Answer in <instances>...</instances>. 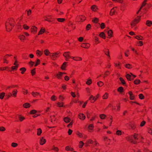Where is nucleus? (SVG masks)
Listing matches in <instances>:
<instances>
[{
    "instance_id": "40",
    "label": "nucleus",
    "mask_w": 152,
    "mask_h": 152,
    "mask_svg": "<svg viewBox=\"0 0 152 152\" xmlns=\"http://www.w3.org/2000/svg\"><path fill=\"white\" fill-rule=\"evenodd\" d=\"M42 133V131L41 129L39 128L37 129V134L38 136H40Z\"/></svg>"
},
{
    "instance_id": "51",
    "label": "nucleus",
    "mask_w": 152,
    "mask_h": 152,
    "mask_svg": "<svg viewBox=\"0 0 152 152\" xmlns=\"http://www.w3.org/2000/svg\"><path fill=\"white\" fill-rule=\"evenodd\" d=\"M140 82V80H136L134 81V83L136 85L139 84Z\"/></svg>"
},
{
    "instance_id": "57",
    "label": "nucleus",
    "mask_w": 152,
    "mask_h": 152,
    "mask_svg": "<svg viewBox=\"0 0 152 152\" xmlns=\"http://www.w3.org/2000/svg\"><path fill=\"white\" fill-rule=\"evenodd\" d=\"M23 28L26 30H28L29 28V27L27 26L26 24H24L23 26Z\"/></svg>"
},
{
    "instance_id": "33",
    "label": "nucleus",
    "mask_w": 152,
    "mask_h": 152,
    "mask_svg": "<svg viewBox=\"0 0 152 152\" xmlns=\"http://www.w3.org/2000/svg\"><path fill=\"white\" fill-rule=\"evenodd\" d=\"M36 53L37 56H41L43 52L39 50H37L36 51Z\"/></svg>"
},
{
    "instance_id": "17",
    "label": "nucleus",
    "mask_w": 152,
    "mask_h": 152,
    "mask_svg": "<svg viewBox=\"0 0 152 152\" xmlns=\"http://www.w3.org/2000/svg\"><path fill=\"white\" fill-rule=\"evenodd\" d=\"M114 65L115 66L118 67V69H121V64L119 62L117 61L115 63Z\"/></svg>"
},
{
    "instance_id": "10",
    "label": "nucleus",
    "mask_w": 152,
    "mask_h": 152,
    "mask_svg": "<svg viewBox=\"0 0 152 152\" xmlns=\"http://www.w3.org/2000/svg\"><path fill=\"white\" fill-rule=\"evenodd\" d=\"M18 87V85H11L7 86L6 88V90L7 91L8 90H10V89L17 88Z\"/></svg>"
},
{
    "instance_id": "43",
    "label": "nucleus",
    "mask_w": 152,
    "mask_h": 152,
    "mask_svg": "<svg viewBox=\"0 0 152 152\" xmlns=\"http://www.w3.org/2000/svg\"><path fill=\"white\" fill-rule=\"evenodd\" d=\"M92 83V80L91 79H88L86 82V83L88 85H90Z\"/></svg>"
},
{
    "instance_id": "54",
    "label": "nucleus",
    "mask_w": 152,
    "mask_h": 152,
    "mask_svg": "<svg viewBox=\"0 0 152 152\" xmlns=\"http://www.w3.org/2000/svg\"><path fill=\"white\" fill-rule=\"evenodd\" d=\"M5 95V93H2L0 94V99H3L4 96Z\"/></svg>"
},
{
    "instance_id": "56",
    "label": "nucleus",
    "mask_w": 152,
    "mask_h": 152,
    "mask_svg": "<svg viewBox=\"0 0 152 152\" xmlns=\"http://www.w3.org/2000/svg\"><path fill=\"white\" fill-rule=\"evenodd\" d=\"M137 45L139 46H142L143 45V43L142 41H140L137 43Z\"/></svg>"
},
{
    "instance_id": "30",
    "label": "nucleus",
    "mask_w": 152,
    "mask_h": 152,
    "mask_svg": "<svg viewBox=\"0 0 152 152\" xmlns=\"http://www.w3.org/2000/svg\"><path fill=\"white\" fill-rule=\"evenodd\" d=\"M23 106L24 107L27 108L30 107V104L28 103H26L23 104Z\"/></svg>"
},
{
    "instance_id": "8",
    "label": "nucleus",
    "mask_w": 152,
    "mask_h": 152,
    "mask_svg": "<svg viewBox=\"0 0 152 152\" xmlns=\"http://www.w3.org/2000/svg\"><path fill=\"white\" fill-rule=\"evenodd\" d=\"M90 45L88 43H85L81 45V47L85 49H88L90 47Z\"/></svg>"
},
{
    "instance_id": "48",
    "label": "nucleus",
    "mask_w": 152,
    "mask_h": 152,
    "mask_svg": "<svg viewBox=\"0 0 152 152\" xmlns=\"http://www.w3.org/2000/svg\"><path fill=\"white\" fill-rule=\"evenodd\" d=\"M116 134L118 135H121L122 134V131L120 130H118L116 131Z\"/></svg>"
},
{
    "instance_id": "9",
    "label": "nucleus",
    "mask_w": 152,
    "mask_h": 152,
    "mask_svg": "<svg viewBox=\"0 0 152 152\" xmlns=\"http://www.w3.org/2000/svg\"><path fill=\"white\" fill-rule=\"evenodd\" d=\"M78 118L81 120H84L86 118V116L84 115L82 113H80L78 115Z\"/></svg>"
},
{
    "instance_id": "19",
    "label": "nucleus",
    "mask_w": 152,
    "mask_h": 152,
    "mask_svg": "<svg viewBox=\"0 0 152 152\" xmlns=\"http://www.w3.org/2000/svg\"><path fill=\"white\" fill-rule=\"evenodd\" d=\"M44 53L45 55L46 56H50V53L48 49H46L44 51Z\"/></svg>"
},
{
    "instance_id": "28",
    "label": "nucleus",
    "mask_w": 152,
    "mask_h": 152,
    "mask_svg": "<svg viewBox=\"0 0 152 152\" xmlns=\"http://www.w3.org/2000/svg\"><path fill=\"white\" fill-rule=\"evenodd\" d=\"M66 62H64L63 64H62V65L61 66V69L62 70H64L65 69L66 67Z\"/></svg>"
},
{
    "instance_id": "45",
    "label": "nucleus",
    "mask_w": 152,
    "mask_h": 152,
    "mask_svg": "<svg viewBox=\"0 0 152 152\" xmlns=\"http://www.w3.org/2000/svg\"><path fill=\"white\" fill-rule=\"evenodd\" d=\"M84 144L83 141H80L79 142V148H81Z\"/></svg>"
},
{
    "instance_id": "23",
    "label": "nucleus",
    "mask_w": 152,
    "mask_h": 152,
    "mask_svg": "<svg viewBox=\"0 0 152 152\" xmlns=\"http://www.w3.org/2000/svg\"><path fill=\"white\" fill-rule=\"evenodd\" d=\"M18 118L20 122H22L25 119V118L21 115H19L18 116Z\"/></svg>"
},
{
    "instance_id": "6",
    "label": "nucleus",
    "mask_w": 152,
    "mask_h": 152,
    "mask_svg": "<svg viewBox=\"0 0 152 152\" xmlns=\"http://www.w3.org/2000/svg\"><path fill=\"white\" fill-rule=\"evenodd\" d=\"M30 30L31 33L35 34L37 32V28L35 26H33L31 28Z\"/></svg>"
},
{
    "instance_id": "20",
    "label": "nucleus",
    "mask_w": 152,
    "mask_h": 152,
    "mask_svg": "<svg viewBox=\"0 0 152 152\" xmlns=\"http://www.w3.org/2000/svg\"><path fill=\"white\" fill-rule=\"evenodd\" d=\"M65 149L67 151H73L74 150L73 148L71 147L70 146H66L65 148Z\"/></svg>"
},
{
    "instance_id": "62",
    "label": "nucleus",
    "mask_w": 152,
    "mask_h": 152,
    "mask_svg": "<svg viewBox=\"0 0 152 152\" xmlns=\"http://www.w3.org/2000/svg\"><path fill=\"white\" fill-rule=\"evenodd\" d=\"M37 112V111L36 110H33L30 111V113L31 114H34L36 113Z\"/></svg>"
},
{
    "instance_id": "24",
    "label": "nucleus",
    "mask_w": 152,
    "mask_h": 152,
    "mask_svg": "<svg viewBox=\"0 0 152 152\" xmlns=\"http://www.w3.org/2000/svg\"><path fill=\"white\" fill-rule=\"evenodd\" d=\"M45 31V28H42L40 29V31L39 32L38 35L42 34L44 33Z\"/></svg>"
},
{
    "instance_id": "2",
    "label": "nucleus",
    "mask_w": 152,
    "mask_h": 152,
    "mask_svg": "<svg viewBox=\"0 0 152 152\" xmlns=\"http://www.w3.org/2000/svg\"><path fill=\"white\" fill-rule=\"evenodd\" d=\"M141 16H137L135 17L134 19L130 23V26L132 28L135 27L140 21Z\"/></svg>"
},
{
    "instance_id": "31",
    "label": "nucleus",
    "mask_w": 152,
    "mask_h": 152,
    "mask_svg": "<svg viewBox=\"0 0 152 152\" xmlns=\"http://www.w3.org/2000/svg\"><path fill=\"white\" fill-rule=\"evenodd\" d=\"M99 36L100 37L103 38V39H105L106 38L105 34L103 32L99 34Z\"/></svg>"
},
{
    "instance_id": "44",
    "label": "nucleus",
    "mask_w": 152,
    "mask_h": 152,
    "mask_svg": "<svg viewBox=\"0 0 152 152\" xmlns=\"http://www.w3.org/2000/svg\"><path fill=\"white\" fill-rule=\"evenodd\" d=\"M125 67L128 69H131L132 67V65L129 64H126L125 65Z\"/></svg>"
},
{
    "instance_id": "49",
    "label": "nucleus",
    "mask_w": 152,
    "mask_h": 152,
    "mask_svg": "<svg viewBox=\"0 0 152 152\" xmlns=\"http://www.w3.org/2000/svg\"><path fill=\"white\" fill-rule=\"evenodd\" d=\"M52 150L56 152L58 151L59 150L58 148L57 147H55L54 145L52 146Z\"/></svg>"
},
{
    "instance_id": "36",
    "label": "nucleus",
    "mask_w": 152,
    "mask_h": 152,
    "mask_svg": "<svg viewBox=\"0 0 152 152\" xmlns=\"http://www.w3.org/2000/svg\"><path fill=\"white\" fill-rule=\"evenodd\" d=\"M117 91L119 92H120V93H122L124 91V88L122 87H119L118 88Z\"/></svg>"
},
{
    "instance_id": "5",
    "label": "nucleus",
    "mask_w": 152,
    "mask_h": 152,
    "mask_svg": "<svg viewBox=\"0 0 152 152\" xmlns=\"http://www.w3.org/2000/svg\"><path fill=\"white\" fill-rule=\"evenodd\" d=\"M77 19L78 21L83 22L86 20V18L84 15H81L77 16Z\"/></svg>"
},
{
    "instance_id": "63",
    "label": "nucleus",
    "mask_w": 152,
    "mask_h": 152,
    "mask_svg": "<svg viewBox=\"0 0 152 152\" xmlns=\"http://www.w3.org/2000/svg\"><path fill=\"white\" fill-rule=\"evenodd\" d=\"M139 98L141 99H143L144 98V96L142 94H140L139 95Z\"/></svg>"
},
{
    "instance_id": "34",
    "label": "nucleus",
    "mask_w": 152,
    "mask_h": 152,
    "mask_svg": "<svg viewBox=\"0 0 152 152\" xmlns=\"http://www.w3.org/2000/svg\"><path fill=\"white\" fill-rule=\"evenodd\" d=\"M113 31L111 30H109L107 32V34L108 35V36L110 37H113Z\"/></svg>"
},
{
    "instance_id": "55",
    "label": "nucleus",
    "mask_w": 152,
    "mask_h": 152,
    "mask_svg": "<svg viewBox=\"0 0 152 152\" xmlns=\"http://www.w3.org/2000/svg\"><path fill=\"white\" fill-rule=\"evenodd\" d=\"M40 63V60L39 59H37V61L36 62V63L35 65H34V66H37Z\"/></svg>"
},
{
    "instance_id": "37",
    "label": "nucleus",
    "mask_w": 152,
    "mask_h": 152,
    "mask_svg": "<svg viewBox=\"0 0 152 152\" xmlns=\"http://www.w3.org/2000/svg\"><path fill=\"white\" fill-rule=\"evenodd\" d=\"M126 77L127 79L129 80H131L133 79V78L131 79V75L129 74H127L126 75Z\"/></svg>"
},
{
    "instance_id": "4",
    "label": "nucleus",
    "mask_w": 152,
    "mask_h": 152,
    "mask_svg": "<svg viewBox=\"0 0 152 152\" xmlns=\"http://www.w3.org/2000/svg\"><path fill=\"white\" fill-rule=\"evenodd\" d=\"M70 54V52H66L64 53L63 55L65 58L66 61H68L69 59L71 57V56L69 55Z\"/></svg>"
},
{
    "instance_id": "60",
    "label": "nucleus",
    "mask_w": 152,
    "mask_h": 152,
    "mask_svg": "<svg viewBox=\"0 0 152 152\" xmlns=\"http://www.w3.org/2000/svg\"><path fill=\"white\" fill-rule=\"evenodd\" d=\"M133 137L134 138L135 140H137L138 139V135L137 134L135 133L133 136Z\"/></svg>"
},
{
    "instance_id": "26",
    "label": "nucleus",
    "mask_w": 152,
    "mask_h": 152,
    "mask_svg": "<svg viewBox=\"0 0 152 152\" xmlns=\"http://www.w3.org/2000/svg\"><path fill=\"white\" fill-rule=\"evenodd\" d=\"M63 73L61 72H59L58 74L56 75V77L58 79H61Z\"/></svg>"
},
{
    "instance_id": "47",
    "label": "nucleus",
    "mask_w": 152,
    "mask_h": 152,
    "mask_svg": "<svg viewBox=\"0 0 152 152\" xmlns=\"http://www.w3.org/2000/svg\"><path fill=\"white\" fill-rule=\"evenodd\" d=\"M11 145L12 147L15 148L18 146V144L15 142H12L11 143Z\"/></svg>"
},
{
    "instance_id": "22",
    "label": "nucleus",
    "mask_w": 152,
    "mask_h": 152,
    "mask_svg": "<svg viewBox=\"0 0 152 152\" xmlns=\"http://www.w3.org/2000/svg\"><path fill=\"white\" fill-rule=\"evenodd\" d=\"M64 120L65 123H68L70 122L71 119L67 117L64 118Z\"/></svg>"
},
{
    "instance_id": "61",
    "label": "nucleus",
    "mask_w": 152,
    "mask_h": 152,
    "mask_svg": "<svg viewBox=\"0 0 152 152\" xmlns=\"http://www.w3.org/2000/svg\"><path fill=\"white\" fill-rule=\"evenodd\" d=\"M63 106V102H58L57 103V106L61 107H62Z\"/></svg>"
},
{
    "instance_id": "12",
    "label": "nucleus",
    "mask_w": 152,
    "mask_h": 152,
    "mask_svg": "<svg viewBox=\"0 0 152 152\" xmlns=\"http://www.w3.org/2000/svg\"><path fill=\"white\" fill-rule=\"evenodd\" d=\"M18 38L22 42H24L25 39L26 37L23 34H20L18 36Z\"/></svg>"
},
{
    "instance_id": "32",
    "label": "nucleus",
    "mask_w": 152,
    "mask_h": 152,
    "mask_svg": "<svg viewBox=\"0 0 152 152\" xmlns=\"http://www.w3.org/2000/svg\"><path fill=\"white\" fill-rule=\"evenodd\" d=\"M94 41L95 42V44H97L100 42L98 38L96 36H95L94 37Z\"/></svg>"
},
{
    "instance_id": "64",
    "label": "nucleus",
    "mask_w": 152,
    "mask_h": 152,
    "mask_svg": "<svg viewBox=\"0 0 152 152\" xmlns=\"http://www.w3.org/2000/svg\"><path fill=\"white\" fill-rule=\"evenodd\" d=\"M31 75L32 76L34 75L36 73L35 69H34L31 70Z\"/></svg>"
},
{
    "instance_id": "41",
    "label": "nucleus",
    "mask_w": 152,
    "mask_h": 152,
    "mask_svg": "<svg viewBox=\"0 0 152 152\" xmlns=\"http://www.w3.org/2000/svg\"><path fill=\"white\" fill-rule=\"evenodd\" d=\"M106 117V115L104 114H102L99 115V117L102 119H105Z\"/></svg>"
},
{
    "instance_id": "27",
    "label": "nucleus",
    "mask_w": 152,
    "mask_h": 152,
    "mask_svg": "<svg viewBox=\"0 0 152 152\" xmlns=\"http://www.w3.org/2000/svg\"><path fill=\"white\" fill-rule=\"evenodd\" d=\"M17 90L16 89H14L12 91V95L14 97H15L17 96Z\"/></svg>"
},
{
    "instance_id": "38",
    "label": "nucleus",
    "mask_w": 152,
    "mask_h": 152,
    "mask_svg": "<svg viewBox=\"0 0 152 152\" xmlns=\"http://www.w3.org/2000/svg\"><path fill=\"white\" fill-rule=\"evenodd\" d=\"M57 20L58 22H63L65 20L64 18H57Z\"/></svg>"
},
{
    "instance_id": "52",
    "label": "nucleus",
    "mask_w": 152,
    "mask_h": 152,
    "mask_svg": "<svg viewBox=\"0 0 152 152\" xmlns=\"http://www.w3.org/2000/svg\"><path fill=\"white\" fill-rule=\"evenodd\" d=\"M97 84L99 86L101 87L103 85L104 83L102 81H100L97 83Z\"/></svg>"
},
{
    "instance_id": "35",
    "label": "nucleus",
    "mask_w": 152,
    "mask_h": 152,
    "mask_svg": "<svg viewBox=\"0 0 152 152\" xmlns=\"http://www.w3.org/2000/svg\"><path fill=\"white\" fill-rule=\"evenodd\" d=\"M91 10L94 12L96 11L97 9L96 6L95 5H93L91 7Z\"/></svg>"
},
{
    "instance_id": "14",
    "label": "nucleus",
    "mask_w": 152,
    "mask_h": 152,
    "mask_svg": "<svg viewBox=\"0 0 152 152\" xmlns=\"http://www.w3.org/2000/svg\"><path fill=\"white\" fill-rule=\"evenodd\" d=\"M56 115V114L54 115H52L50 116L51 121V122L53 123H55V121H56V118L55 117Z\"/></svg>"
},
{
    "instance_id": "53",
    "label": "nucleus",
    "mask_w": 152,
    "mask_h": 152,
    "mask_svg": "<svg viewBox=\"0 0 152 152\" xmlns=\"http://www.w3.org/2000/svg\"><path fill=\"white\" fill-rule=\"evenodd\" d=\"M94 141L91 139H89L87 140L86 142L88 144H92L94 142Z\"/></svg>"
},
{
    "instance_id": "11",
    "label": "nucleus",
    "mask_w": 152,
    "mask_h": 152,
    "mask_svg": "<svg viewBox=\"0 0 152 152\" xmlns=\"http://www.w3.org/2000/svg\"><path fill=\"white\" fill-rule=\"evenodd\" d=\"M116 10V7H113L110 10V15L112 16L115 14Z\"/></svg>"
},
{
    "instance_id": "21",
    "label": "nucleus",
    "mask_w": 152,
    "mask_h": 152,
    "mask_svg": "<svg viewBox=\"0 0 152 152\" xmlns=\"http://www.w3.org/2000/svg\"><path fill=\"white\" fill-rule=\"evenodd\" d=\"M105 54L107 55L110 59V53L108 49H107L104 51Z\"/></svg>"
},
{
    "instance_id": "42",
    "label": "nucleus",
    "mask_w": 152,
    "mask_h": 152,
    "mask_svg": "<svg viewBox=\"0 0 152 152\" xmlns=\"http://www.w3.org/2000/svg\"><path fill=\"white\" fill-rule=\"evenodd\" d=\"M108 94L107 93H106L104 94L102 98L104 99H106L108 98Z\"/></svg>"
},
{
    "instance_id": "7",
    "label": "nucleus",
    "mask_w": 152,
    "mask_h": 152,
    "mask_svg": "<svg viewBox=\"0 0 152 152\" xmlns=\"http://www.w3.org/2000/svg\"><path fill=\"white\" fill-rule=\"evenodd\" d=\"M44 18L45 19L44 20L45 21H47L49 22H51V20L52 19V16L50 15L45 16L44 17Z\"/></svg>"
},
{
    "instance_id": "13",
    "label": "nucleus",
    "mask_w": 152,
    "mask_h": 152,
    "mask_svg": "<svg viewBox=\"0 0 152 152\" xmlns=\"http://www.w3.org/2000/svg\"><path fill=\"white\" fill-rule=\"evenodd\" d=\"M31 94L34 97H36L38 96H41L40 93L38 92L33 91L31 93Z\"/></svg>"
},
{
    "instance_id": "59",
    "label": "nucleus",
    "mask_w": 152,
    "mask_h": 152,
    "mask_svg": "<svg viewBox=\"0 0 152 152\" xmlns=\"http://www.w3.org/2000/svg\"><path fill=\"white\" fill-rule=\"evenodd\" d=\"M135 38L138 40H142V37L140 36H137L134 37Z\"/></svg>"
},
{
    "instance_id": "58",
    "label": "nucleus",
    "mask_w": 152,
    "mask_h": 152,
    "mask_svg": "<svg viewBox=\"0 0 152 152\" xmlns=\"http://www.w3.org/2000/svg\"><path fill=\"white\" fill-rule=\"evenodd\" d=\"M18 66L17 65L15 66H12L11 67L12 69V70H16L17 68L18 67Z\"/></svg>"
},
{
    "instance_id": "29",
    "label": "nucleus",
    "mask_w": 152,
    "mask_h": 152,
    "mask_svg": "<svg viewBox=\"0 0 152 152\" xmlns=\"http://www.w3.org/2000/svg\"><path fill=\"white\" fill-rule=\"evenodd\" d=\"M7 70L9 71H10V68L8 66H6L0 68V70Z\"/></svg>"
},
{
    "instance_id": "16",
    "label": "nucleus",
    "mask_w": 152,
    "mask_h": 152,
    "mask_svg": "<svg viewBox=\"0 0 152 152\" xmlns=\"http://www.w3.org/2000/svg\"><path fill=\"white\" fill-rule=\"evenodd\" d=\"M46 140L43 137H42L40 139L39 143L41 145H43L46 142Z\"/></svg>"
},
{
    "instance_id": "1",
    "label": "nucleus",
    "mask_w": 152,
    "mask_h": 152,
    "mask_svg": "<svg viewBox=\"0 0 152 152\" xmlns=\"http://www.w3.org/2000/svg\"><path fill=\"white\" fill-rule=\"evenodd\" d=\"M15 24L14 19L12 18L8 19L5 23V26L7 31H10L12 29Z\"/></svg>"
},
{
    "instance_id": "3",
    "label": "nucleus",
    "mask_w": 152,
    "mask_h": 152,
    "mask_svg": "<svg viewBox=\"0 0 152 152\" xmlns=\"http://www.w3.org/2000/svg\"><path fill=\"white\" fill-rule=\"evenodd\" d=\"M60 52L58 51L56 52L51 53L50 56L51 58L53 60H56L57 58L59 56Z\"/></svg>"
},
{
    "instance_id": "39",
    "label": "nucleus",
    "mask_w": 152,
    "mask_h": 152,
    "mask_svg": "<svg viewBox=\"0 0 152 152\" xmlns=\"http://www.w3.org/2000/svg\"><path fill=\"white\" fill-rule=\"evenodd\" d=\"M20 70L21 71V73L22 74H23L26 71V69L24 67H22V68H20Z\"/></svg>"
},
{
    "instance_id": "46",
    "label": "nucleus",
    "mask_w": 152,
    "mask_h": 152,
    "mask_svg": "<svg viewBox=\"0 0 152 152\" xmlns=\"http://www.w3.org/2000/svg\"><path fill=\"white\" fill-rule=\"evenodd\" d=\"M121 82L122 83L123 85H125L126 84V82L122 78V77H120L119 78Z\"/></svg>"
},
{
    "instance_id": "50",
    "label": "nucleus",
    "mask_w": 152,
    "mask_h": 152,
    "mask_svg": "<svg viewBox=\"0 0 152 152\" xmlns=\"http://www.w3.org/2000/svg\"><path fill=\"white\" fill-rule=\"evenodd\" d=\"M57 97L55 95H53L51 98V100L53 101H55L56 100Z\"/></svg>"
},
{
    "instance_id": "15",
    "label": "nucleus",
    "mask_w": 152,
    "mask_h": 152,
    "mask_svg": "<svg viewBox=\"0 0 152 152\" xmlns=\"http://www.w3.org/2000/svg\"><path fill=\"white\" fill-rule=\"evenodd\" d=\"M128 94L129 95V98L130 100H133L134 99V96L133 95L132 92L130 91L129 92Z\"/></svg>"
},
{
    "instance_id": "25",
    "label": "nucleus",
    "mask_w": 152,
    "mask_h": 152,
    "mask_svg": "<svg viewBox=\"0 0 152 152\" xmlns=\"http://www.w3.org/2000/svg\"><path fill=\"white\" fill-rule=\"evenodd\" d=\"M109 119V121L110 122V126H111L112 125V122L113 121V117L111 115H110L108 118Z\"/></svg>"
},
{
    "instance_id": "18",
    "label": "nucleus",
    "mask_w": 152,
    "mask_h": 152,
    "mask_svg": "<svg viewBox=\"0 0 152 152\" xmlns=\"http://www.w3.org/2000/svg\"><path fill=\"white\" fill-rule=\"evenodd\" d=\"M145 24L148 26L151 27L152 25V21L147 20Z\"/></svg>"
}]
</instances>
